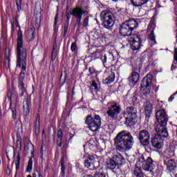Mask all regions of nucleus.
I'll return each mask as SVG.
<instances>
[{
  "instance_id": "nucleus-1",
  "label": "nucleus",
  "mask_w": 177,
  "mask_h": 177,
  "mask_svg": "<svg viewBox=\"0 0 177 177\" xmlns=\"http://www.w3.org/2000/svg\"><path fill=\"white\" fill-rule=\"evenodd\" d=\"M17 67L22 71L27 70V48L23 47V32L20 28L17 39Z\"/></svg>"
},
{
  "instance_id": "nucleus-2",
  "label": "nucleus",
  "mask_w": 177,
  "mask_h": 177,
  "mask_svg": "<svg viewBox=\"0 0 177 177\" xmlns=\"http://www.w3.org/2000/svg\"><path fill=\"white\" fill-rule=\"evenodd\" d=\"M133 136L132 133L123 130L118 133L115 138V145L119 151H127L131 150L133 146Z\"/></svg>"
},
{
  "instance_id": "nucleus-3",
  "label": "nucleus",
  "mask_w": 177,
  "mask_h": 177,
  "mask_svg": "<svg viewBox=\"0 0 177 177\" xmlns=\"http://www.w3.org/2000/svg\"><path fill=\"white\" fill-rule=\"evenodd\" d=\"M100 20L102 21V26L104 28L107 30H112L115 23V18L114 14L109 10H104L100 13Z\"/></svg>"
},
{
  "instance_id": "nucleus-4",
  "label": "nucleus",
  "mask_w": 177,
  "mask_h": 177,
  "mask_svg": "<svg viewBox=\"0 0 177 177\" xmlns=\"http://www.w3.org/2000/svg\"><path fill=\"white\" fill-rule=\"evenodd\" d=\"M158 124L155 127V131H168L167 124L168 123V114L164 109H159L156 113Z\"/></svg>"
},
{
  "instance_id": "nucleus-5",
  "label": "nucleus",
  "mask_w": 177,
  "mask_h": 177,
  "mask_svg": "<svg viewBox=\"0 0 177 177\" xmlns=\"http://www.w3.org/2000/svg\"><path fill=\"white\" fill-rule=\"evenodd\" d=\"M138 27V22L135 19H129L123 23L120 28L119 32L122 37H131L132 31Z\"/></svg>"
},
{
  "instance_id": "nucleus-6",
  "label": "nucleus",
  "mask_w": 177,
  "mask_h": 177,
  "mask_svg": "<svg viewBox=\"0 0 177 177\" xmlns=\"http://www.w3.org/2000/svg\"><path fill=\"white\" fill-rule=\"evenodd\" d=\"M85 124L88 125V128L92 132H97L102 127V118L99 115H95L93 117L88 115L86 117Z\"/></svg>"
},
{
  "instance_id": "nucleus-7",
  "label": "nucleus",
  "mask_w": 177,
  "mask_h": 177,
  "mask_svg": "<svg viewBox=\"0 0 177 177\" xmlns=\"http://www.w3.org/2000/svg\"><path fill=\"white\" fill-rule=\"evenodd\" d=\"M156 132L157 134L151 138V143L155 149H162V146H164L162 138H168L169 136L168 131L159 130L156 131Z\"/></svg>"
},
{
  "instance_id": "nucleus-8",
  "label": "nucleus",
  "mask_w": 177,
  "mask_h": 177,
  "mask_svg": "<svg viewBox=\"0 0 177 177\" xmlns=\"http://www.w3.org/2000/svg\"><path fill=\"white\" fill-rule=\"evenodd\" d=\"M121 113V104L118 102H111L108 104L106 114L111 120H116Z\"/></svg>"
},
{
  "instance_id": "nucleus-9",
  "label": "nucleus",
  "mask_w": 177,
  "mask_h": 177,
  "mask_svg": "<svg viewBox=\"0 0 177 177\" xmlns=\"http://www.w3.org/2000/svg\"><path fill=\"white\" fill-rule=\"evenodd\" d=\"M138 139L146 151L149 153L150 151H147V147H150V133L146 129L141 130L138 133Z\"/></svg>"
},
{
  "instance_id": "nucleus-10",
  "label": "nucleus",
  "mask_w": 177,
  "mask_h": 177,
  "mask_svg": "<svg viewBox=\"0 0 177 177\" xmlns=\"http://www.w3.org/2000/svg\"><path fill=\"white\" fill-rule=\"evenodd\" d=\"M151 77V75H147V76L143 77L141 82L140 93L144 96H147L151 92V77Z\"/></svg>"
},
{
  "instance_id": "nucleus-11",
  "label": "nucleus",
  "mask_w": 177,
  "mask_h": 177,
  "mask_svg": "<svg viewBox=\"0 0 177 177\" xmlns=\"http://www.w3.org/2000/svg\"><path fill=\"white\" fill-rule=\"evenodd\" d=\"M72 16L76 19L75 26L77 27L81 26V20H82V16L84 15H89V11L87 10H84L81 7H75L72 9L71 12Z\"/></svg>"
},
{
  "instance_id": "nucleus-12",
  "label": "nucleus",
  "mask_w": 177,
  "mask_h": 177,
  "mask_svg": "<svg viewBox=\"0 0 177 177\" xmlns=\"http://www.w3.org/2000/svg\"><path fill=\"white\" fill-rule=\"evenodd\" d=\"M128 39L129 42L131 44V48L132 50H138V49H140L142 40L138 35L133 34L128 37Z\"/></svg>"
},
{
  "instance_id": "nucleus-13",
  "label": "nucleus",
  "mask_w": 177,
  "mask_h": 177,
  "mask_svg": "<svg viewBox=\"0 0 177 177\" xmlns=\"http://www.w3.org/2000/svg\"><path fill=\"white\" fill-rule=\"evenodd\" d=\"M84 167L90 169H96L100 167V162L93 156H88V158L84 160Z\"/></svg>"
},
{
  "instance_id": "nucleus-14",
  "label": "nucleus",
  "mask_w": 177,
  "mask_h": 177,
  "mask_svg": "<svg viewBox=\"0 0 177 177\" xmlns=\"http://www.w3.org/2000/svg\"><path fill=\"white\" fill-rule=\"evenodd\" d=\"M26 77V73L23 71L20 72L18 78V88L21 91V97L24 96V93H27V86L24 84V78Z\"/></svg>"
},
{
  "instance_id": "nucleus-15",
  "label": "nucleus",
  "mask_w": 177,
  "mask_h": 177,
  "mask_svg": "<svg viewBox=\"0 0 177 177\" xmlns=\"http://www.w3.org/2000/svg\"><path fill=\"white\" fill-rule=\"evenodd\" d=\"M153 162L154 161H153V159H151V158H147L146 160L142 161V169L148 172H153L154 168H156V165H154Z\"/></svg>"
},
{
  "instance_id": "nucleus-16",
  "label": "nucleus",
  "mask_w": 177,
  "mask_h": 177,
  "mask_svg": "<svg viewBox=\"0 0 177 177\" xmlns=\"http://www.w3.org/2000/svg\"><path fill=\"white\" fill-rule=\"evenodd\" d=\"M106 168H108V169H111V171H113V172H115V174H118V170H120V167H118V165L111 158H109L106 160Z\"/></svg>"
},
{
  "instance_id": "nucleus-17",
  "label": "nucleus",
  "mask_w": 177,
  "mask_h": 177,
  "mask_svg": "<svg viewBox=\"0 0 177 177\" xmlns=\"http://www.w3.org/2000/svg\"><path fill=\"white\" fill-rule=\"evenodd\" d=\"M125 115H127V120H130V121H133V120H136V111H135V108L133 106L127 107L125 111Z\"/></svg>"
},
{
  "instance_id": "nucleus-18",
  "label": "nucleus",
  "mask_w": 177,
  "mask_h": 177,
  "mask_svg": "<svg viewBox=\"0 0 177 177\" xmlns=\"http://www.w3.org/2000/svg\"><path fill=\"white\" fill-rule=\"evenodd\" d=\"M145 117L150 118L151 113H153V104L149 101H147L144 104Z\"/></svg>"
},
{
  "instance_id": "nucleus-19",
  "label": "nucleus",
  "mask_w": 177,
  "mask_h": 177,
  "mask_svg": "<svg viewBox=\"0 0 177 177\" xmlns=\"http://www.w3.org/2000/svg\"><path fill=\"white\" fill-rule=\"evenodd\" d=\"M25 38L28 42H32L35 39V29L30 28L25 32Z\"/></svg>"
},
{
  "instance_id": "nucleus-20",
  "label": "nucleus",
  "mask_w": 177,
  "mask_h": 177,
  "mask_svg": "<svg viewBox=\"0 0 177 177\" xmlns=\"http://www.w3.org/2000/svg\"><path fill=\"white\" fill-rule=\"evenodd\" d=\"M111 159L116 162L118 165H124L125 164V158L121 153H116Z\"/></svg>"
},
{
  "instance_id": "nucleus-21",
  "label": "nucleus",
  "mask_w": 177,
  "mask_h": 177,
  "mask_svg": "<svg viewBox=\"0 0 177 177\" xmlns=\"http://www.w3.org/2000/svg\"><path fill=\"white\" fill-rule=\"evenodd\" d=\"M140 77V75H139V73L133 71L131 76L128 78V80L131 84L135 85V84L139 81Z\"/></svg>"
},
{
  "instance_id": "nucleus-22",
  "label": "nucleus",
  "mask_w": 177,
  "mask_h": 177,
  "mask_svg": "<svg viewBox=\"0 0 177 177\" xmlns=\"http://www.w3.org/2000/svg\"><path fill=\"white\" fill-rule=\"evenodd\" d=\"M32 149L30 151L31 156L28 160V165L26 167V172L31 173L32 171V158H34V145H31Z\"/></svg>"
},
{
  "instance_id": "nucleus-23",
  "label": "nucleus",
  "mask_w": 177,
  "mask_h": 177,
  "mask_svg": "<svg viewBox=\"0 0 177 177\" xmlns=\"http://www.w3.org/2000/svg\"><path fill=\"white\" fill-rule=\"evenodd\" d=\"M114 80H115V73L114 72H111L108 77L103 80V84L105 85H109V84H112L114 82Z\"/></svg>"
},
{
  "instance_id": "nucleus-24",
  "label": "nucleus",
  "mask_w": 177,
  "mask_h": 177,
  "mask_svg": "<svg viewBox=\"0 0 177 177\" xmlns=\"http://www.w3.org/2000/svg\"><path fill=\"white\" fill-rule=\"evenodd\" d=\"M57 145L59 147H62L63 142V130L62 129H59L57 131Z\"/></svg>"
},
{
  "instance_id": "nucleus-25",
  "label": "nucleus",
  "mask_w": 177,
  "mask_h": 177,
  "mask_svg": "<svg viewBox=\"0 0 177 177\" xmlns=\"http://www.w3.org/2000/svg\"><path fill=\"white\" fill-rule=\"evenodd\" d=\"M147 2H149V0H131L132 5L136 8L143 6V5H146Z\"/></svg>"
},
{
  "instance_id": "nucleus-26",
  "label": "nucleus",
  "mask_w": 177,
  "mask_h": 177,
  "mask_svg": "<svg viewBox=\"0 0 177 177\" xmlns=\"http://www.w3.org/2000/svg\"><path fill=\"white\" fill-rule=\"evenodd\" d=\"M30 107H31V102H30L28 100H26L24 102V111L26 114H28L30 113Z\"/></svg>"
},
{
  "instance_id": "nucleus-27",
  "label": "nucleus",
  "mask_w": 177,
  "mask_h": 177,
  "mask_svg": "<svg viewBox=\"0 0 177 177\" xmlns=\"http://www.w3.org/2000/svg\"><path fill=\"white\" fill-rule=\"evenodd\" d=\"M156 29V23L154 20H151L147 28V32H154Z\"/></svg>"
},
{
  "instance_id": "nucleus-28",
  "label": "nucleus",
  "mask_w": 177,
  "mask_h": 177,
  "mask_svg": "<svg viewBox=\"0 0 177 177\" xmlns=\"http://www.w3.org/2000/svg\"><path fill=\"white\" fill-rule=\"evenodd\" d=\"M167 168L169 171H174L175 169V161L172 159H170L167 161Z\"/></svg>"
},
{
  "instance_id": "nucleus-29",
  "label": "nucleus",
  "mask_w": 177,
  "mask_h": 177,
  "mask_svg": "<svg viewBox=\"0 0 177 177\" xmlns=\"http://www.w3.org/2000/svg\"><path fill=\"white\" fill-rule=\"evenodd\" d=\"M147 38L152 44H156L157 41H156V35H154V32H148Z\"/></svg>"
},
{
  "instance_id": "nucleus-30",
  "label": "nucleus",
  "mask_w": 177,
  "mask_h": 177,
  "mask_svg": "<svg viewBox=\"0 0 177 177\" xmlns=\"http://www.w3.org/2000/svg\"><path fill=\"white\" fill-rule=\"evenodd\" d=\"M61 164V175L62 177H64V175L66 174V165H64V158L62 157L60 160Z\"/></svg>"
},
{
  "instance_id": "nucleus-31",
  "label": "nucleus",
  "mask_w": 177,
  "mask_h": 177,
  "mask_svg": "<svg viewBox=\"0 0 177 177\" xmlns=\"http://www.w3.org/2000/svg\"><path fill=\"white\" fill-rule=\"evenodd\" d=\"M134 175L136 177H145V176H143V172H142V168L139 167H136L134 169Z\"/></svg>"
},
{
  "instance_id": "nucleus-32",
  "label": "nucleus",
  "mask_w": 177,
  "mask_h": 177,
  "mask_svg": "<svg viewBox=\"0 0 177 177\" xmlns=\"http://www.w3.org/2000/svg\"><path fill=\"white\" fill-rule=\"evenodd\" d=\"M21 158L20 156V153H17V157L15 158V169L16 171H19L20 169V161Z\"/></svg>"
},
{
  "instance_id": "nucleus-33",
  "label": "nucleus",
  "mask_w": 177,
  "mask_h": 177,
  "mask_svg": "<svg viewBox=\"0 0 177 177\" xmlns=\"http://www.w3.org/2000/svg\"><path fill=\"white\" fill-rule=\"evenodd\" d=\"M95 177H106V173H104V170L103 168L97 170L95 174Z\"/></svg>"
},
{
  "instance_id": "nucleus-34",
  "label": "nucleus",
  "mask_w": 177,
  "mask_h": 177,
  "mask_svg": "<svg viewBox=\"0 0 177 177\" xmlns=\"http://www.w3.org/2000/svg\"><path fill=\"white\" fill-rule=\"evenodd\" d=\"M174 64H177V47L174 48V62L171 65V70H175L176 68Z\"/></svg>"
},
{
  "instance_id": "nucleus-35",
  "label": "nucleus",
  "mask_w": 177,
  "mask_h": 177,
  "mask_svg": "<svg viewBox=\"0 0 177 177\" xmlns=\"http://www.w3.org/2000/svg\"><path fill=\"white\" fill-rule=\"evenodd\" d=\"M41 129V123H35V133L38 136L39 135V131Z\"/></svg>"
},
{
  "instance_id": "nucleus-36",
  "label": "nucleus",
  "mask_w": 177,
  "mask_h": 177,
  "mask_svg": "<svg viewBox=\"0 0 177 177\" xmlns=\"http://www.w3.org/2000/svg\"><path fill=\"white\" fill-rule=\"evenodd\" d=\"M10 108L12 113V118L14 120H16V114H17V111H16V105H10Z\"/></svg>"
},
{
  "instance_id": "nucleus-37",
  "label": "nucleus",
  "mask_w": 177,
  "mask_h": 177,
  "mask_svg": "<svg viewBox=\"0 0 177 177\" xmlns=\"http://www.w3.org/2000/svg\"><path fill=\"white\" fill-rule=\"evenodd\" d=\"M88 146L90 150H93V149H96V142H95L93 140H90Z\"/></svg>"
},
{
  "instance_id": "nucleus-38",
  "label": "nucleus",
  "mask_w": 177,
  "mask_h": 177,
  "mask_svg": "<svg viewBox=\"0 0 177 177\" xmlns=\"http://www.w3.org/2000/svg\"><path fill=\"white\" fill-rule=\"evenodd\" d=\"M68 31V21H66L64 26V38H66Z\"/></svg>"
},
{
  "instance_id": "nucleus-39",
  "label": "nucleus",
  "mask_w": 177,
  "mask_h": 177,
  "mask_svg": "<svg viewBox=\"0 0 177 177\" xmlns=\"http://www.w3.org/2000/svg\"><path fill=\"white\" fill-rule=\"evenodd\" d=\"M71 50L72 52H77L78 50V47L77 46L76 42H73L71 46Z\"/></svg>"
},
{
  "instance_id": "nucleus-40",
  "label": "nucleus",
  "mask_w": 177,
  "mask_h": 177,
  "mask_svg": "<svg viewBox=\"0 0 177 177\" xmlns=\"http://www.w3.org/2000/svg\"><path fill=\"white\" fill-rule=\"evenodd\" d=\"M57 56V50H53L51 53V60L52 62H55L56 60V57Z\"/></svg>"
},
{
  "instance_id": "nucleus-41",
  "label": "nucleus",
  "mask_w": 177,
  "mask_h": 177,
  "mask_svg": "<svg viewBox=\"0 0 177 177\" xmlns=\"http://www.w3.org/2000/svg\"><path fill=\"white\" fill-rule=\"evenodd\" d=\"M73 12V11L71 12V11H68V10H66V19H67V21H68V24H69V23H70V19H71V15H73V14H71Z\"/></svg>"
},
{
  "instance_id": "nucleus-42",
  "label": "nucleus",
  "mask_w": 177,
  "mask_h": 177,
  "mask_svg": "<svg viewBox=\"0 0 177 177\" xmlns=\"http://www.w3.org/2000/svg\"><path fill=\"white\" fill-rule=\"evenodd\" d=\"M89 26V17L84 18L83 21V27H88Z\"/></svg>"
},
{
  "instance_id": "nucleus-43",
  "label": "nucleus",
  "mask_w": 177,
  "mask_h": 177,
  "mask_svg": "<svg viewBox=\"0 0 177 177\" xmlns=\"http://www.w3.org/2000/svg\"><path fill=\"white\" fill-rule=\"evenodd\" d=\"M101 60L104 64V66H106V63H107V56H106V55H102L101 57Z\"/></svg>"
},
{
  "instance_id": "nucleus-44",
  "label": "nucleus",
  "mask_w": 177,
  "mask_h": 177,
  "mask_svg": "<svg viewBox=\"0 0 177 177\" xmlns=\"http://www.w3.org/2000/svg\"><path fill=\"white\" fill-rule=\"evenodd\" d=\"M88 71L90 73V75H95V74H96V70L94 69L93 67H90L88 68Z\"/></svg>"
},
{
  "instance_id": "nucleus-45",
  "label": "nucleus",
  "mask_w": 177,
  "mask_h": 177,
  "mask_svg": "<svg viewBox=\"0 0 177 177\" xmlns=\"http://www.w3.org/2000/svg\"><path fill=\"white\" fill-rule=\"evenodd\" d=\"M5 174L6 175H10V174H12V170L10 169V167H9V165H7V168L5 170Z\"/></svg>"
},
{
  "instance_id": "nucleus-46",
  "label": "nucleus",
  "mask_w": 177,
  "mask_h": 177,
  "mask_svg": "<svg viewBox=\"0 0 177 177\" xmlns=\"http://www.w3.org/2000/svg\"><path fill=\"white\" fill-rule=\"evenodd\" d=\"M91 86H93V88H94L95 91H99V88L97 87V83H96V82L93 81Z\"/></svg>"
},
{
  "instance_id": "nucleus-47",
  "label": "nucleus",
  "mask_w": 177,
  "mask_h": 177,
  "mask_svg": "<svg viewBox=\"0 0 177 177\" xmlns=\"http://www.w3.org/2000/svg\"><path fill=\"white\" fill-rule=\"evenodd\" d=\"M41 121V115L39 113H37V117L36 118V124H40Z\"/></svg>"
},
{
  "instance_id": "nucleus-48",
  "label": "nucleus",
  "mask_w": 177,
  "mask_h": 177,
  "mask_svg": "<svg viewBox=\"0 0 177 177\" xmlns=\"http://www.w3.org/2000/svg\"><path fill=\"white\" fill-rule=\"evenodd\" d=\"M59 18V13H57L55 15V21H54V25L56 26V24H57V19Z\"/></svg>"
},
{
  "instance_id": "nucleus-49",
  "label": "nucleus",
  "mask_w": 177,
  "mask_h": 177,
  "mask_svg": "<svg viewBox=\"0 0 177 177\" xmlns=\"http://www.w3.org/2000/svg\"><path fill=\"white\" fill-rule=\"evenodd\" d=\"M16 3L17 6V10H19V12H20V10H21V3Z\"/></svg>"
},
{
  "instance_id": "nucleus-50",
  "label": "nucleus",
  "mask_w": 177,
  "mask_h": 177,
  "mask_svg": "<svg viewBox=\"0 0 177 177\" xmlns=\"http://www.w3.org/2000/svg\"><path fill=\"white\" fill-rule=\"evenodd\" d=\"M11 29H12L11 34H12V35H13L15 34V24L14 23L12 24Z\"/></svg>"
},
{
  "instance_id": "nucleus-51",
  "label": "nucleus",
  "mask_w": 177,
  "mask_h": 177,
  "mask_svg": "<svg viewBox=\"0 0 177 177\" xmlns=\"http://www.w3.org/2000/svg\"><path fill=\"white\" fill-rule=\"evenodd\" d=\"M56 49H57V43H56V41H55L53 45V50H56Z\"/></svg>"
},
{
  "instance_id": "nucleus-52",
  "label": "nucleus",
  "mask_w": 177,
  "mask_h": 177,
  "mask_svg": "<svg viewBox=\"0 0 177 177\" xmlns=\"http://www.w3.org/2000/svg\"><path fill=\"white\" fill-rule=\"evenodd\" d=\"M15 26L16 27H19V28H20V25L19 24V20H17V17L15 18Z\"/></svg>"
},
{
  "instance_id": "nucleus-53",
  "label": "nucleus",
  "mask_w": 177,
  "mask_h": 177,
  "mask_svg": "<svg viewBox=\"0 0 177 177\" xmlns=\"http://www.w3.org/2000/svg\"><path fill=\"white\" fill-rule=\"evenodd\" d=\"M98 55H101V53L99 51H95L94 53H93V56H98Z\"/></svg>"
},
{
  "instance_id": "nucleus-54",
  "label": "nucleus",
  "mask_w": 177,
  "mask_h": 177,
  "mask_svg": "<svg viewBox=\"0 0 177 177\" xmlns=\"http://www.w3.org/2000/svg\"><path fill=\"white\" fill-rule=\"evenodd\" d=\"M68 147V145H67L66 144L63 145V149H64L65 150H66V149Z\"/></svg>"
},
{
  "instance_id": "nucleus-55",
  "label": "nucleus",
  "mask_w": 177,
  "mask_h": 177,
  "mask_svg": "<svg viewBox=\"0 0 177 177\" xmlns=\"http://www.w3.org/2000/svg\"><path fill=\"white\" fill-rule=\"evenodd\" d=\"M41 138H45V130H43Z\"/></svg>"
},
{
  "instance_id": "nucleus-56",
  "label": "nucleus",
  "mask_w": 177,
  "mask_h": 177,
  "mask_svg": "<svg viewBox=\"0 0 177 177\" xmlns=\"http://www.w3.org/2000/svg\"><path fill=\"white\" fill-rule=\"evenodd\" d=\"M16 3H21V0H15Z\"/></svg>"
},
{
  "instance_id": "nucleus-57",
  "label": "nucleus",
  "mask_w": 177,
  "mask_h": 177,
  "mask_svg": "<svg viewBox=\"0 0 177 177\" xmlns=\"http://www.w3.org/2000/svg\"><path fill=\"white\" fill-rule=\"evenodd\" d=\"M176 44H177V30H176Z\"/></svg>"
},
{
  "instance_id": "nucleus-58",
  "label": "nucleus",
  "mask_w": 177,
  "mask_h": 177,
  "mask_svg": "<svg viewBox=\"0 0 177 177\" xmlns=\"http://www.w3.org/2000/svg\"><path fill=\"white\" fill-rule=\"evenodd\" d=\"M39 177H43L42 174H41V173L39 174Z\"/></svg>"
},
{
  "instance_id": "nucleus-59",
  "label": "nucleus",
  "mask_w": 177,
  "mask_h": 177,
  "mask_svg": "<svg viewBox=\"0 0 177 177\" xmlns=\"http://www.w3.org/2000/svg\"><path fill=\"white\" fill-rule=\"evenodd\" d=\"M17 142H19V143H21V141L19 139H17Z\"/></svg>"
},
{
  "instance_id": "nucleus-60",
  "label": "nucleus",
  "mask_w": 177,
  "mask_h": 177,
  "mask_svg": "<svg viewBox=\"0 0 177 177\" xmlns=\"http://www.w3.org/2000/svg\"><path fill=\"white\" fill-rule=\"evenodd\" d=\"M72 95H74V90H72Z\"/></svg>"
},
{
  "instance_id": "nucleus-61",
  "label": "nucleus",
  "mask_w": 177,
  "mask_h": 177,
  "mask_svg": "<svg viewBox=\"0 0 177 177\" xmlns=\"http://www.w3.org/2000/svg\"><path fill=\"white\" fill-rule=\"evenodd\" d=\"M74 89H75V86H73V87L72 91H74Z\"/></svg>"
},
{
  "instance_id": "nucleus-62",
  "label": "nucleus",
  "mask_w": 177,
  "mask_h": 177,
  "mask_svg": "<svg viewBox=\"0 0 177 177\" xmlns=\"http://www.w3.org/2000/svg\"><path fill=\"white\" fill-rule=\"evenodd\" d=\"M113 2H117L118 0H112Z\"/></svg>"
},
{
  "instance_id": "nucleus-63",
  "label": "nucleus",
  "mask_w": 177,
  "mask_h": 177,
  "mask_svg": "<svg viewBox=\"0 0 177 177\" xmlns=\"http://www.w3.org/2000/svg\"><path fill=\"white\" fill-rule=\"evenodd\" d=\"M27 177H32V176H31V175H28V176H27Z\"/></svg>"
},
{
  "instance_id": "nucleus-64",
  "label": "nucleus",
  "mask_w": 177,
  "mask_h": 177,
  "mask_svg": "<svg viewBox=\"0 0 177 177\" xmlns=\"http://www.w3.org/2000/svg\"><path fill=\"white\" fill-rule=\"evenodd\" d=\"M176 177H177V174H176Z\"/></svg>"
}]
</instances>
